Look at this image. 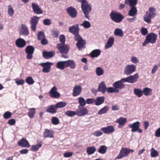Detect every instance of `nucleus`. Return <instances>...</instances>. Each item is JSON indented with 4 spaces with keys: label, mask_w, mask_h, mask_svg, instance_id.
Listing matches in <instances>:
<instances>
[{
    "label": "nucleus",
    "mask_w": 160,
    "mask_h": 160,
    "mask_svg": "<svg viewBox=\"0 0 160 160\" xmlns=\"http://www.w3.org/2000/svg\"><path fill=\"white\" fill-rule=\"evenodd\" d=\"M78 2H81L82 10L86 18L89 19V13L92 10L91 4L87 0H78Z\"/></svg>",
    "instance_id": "1"
},
{
    "label": "nucleus",
    "mask_w": 160,
    "mask_h": 160,
    "mask_svg": "<svg viewBox=\"0 0 160 160\" xmlns=\"http://www.w3.org/2000/svg\"><path fill=\"white\" fill-rule=\"evenodd\" d=\"M125 82L124 78H122L120 80L115 82L113 84V88L111 87L109 88V91L112 93H118L119 90L124 88L125 85L123 84Z\"/></svg>",
    "instance_id": "2"
},
{
    "label": "nucleus",
    "mask_w": 160,
    "mask_h": 160,
    "mask_svg": "<svg viewBox=\"0 0 160 160\" xmlns=\"http://www.w3.org/2000/svg\"><path fill=\"white\" fill-rule=\"evenodd\" d=\"M111 19L114 22L117 23L121 22L124 19L123 16L120 13L112 11L110 14Z\"/></svg>",
    "instance_id": "3"
},
{
    "label": "nucleus",
    "mask_w": 160,
    "mask_h": 160,
    "mask_svg": "<svg viewBox=\"0 0 160 160\" xmlns=\"http://www.w3.org/2000/svg\"><path fill=\"white\" fill-rule=\"evenodd\" d=\"M157 36L153 33H150L147 35L144 42L142 43L143 46H145L149 43L153 44L155 42Z\"/></svg>",
    "instance_id": "4"
},
{
    "label": "nucleus",
    "mask_w": 160,
    "mask_h": 160,
    "mask_svg": "<svg viewBox=\"0 0 160 160\" xmlns=\"http://www.w3.org/2000/svg\"><path fill=\"white\" fill-rule=\"evenodd\" d=\"M134 150L132 149H128L127 148H122L120 152L116 157L115 160L120 159L122 158L127 156L130 153H132Z\"/></svg>",
    "instance_id": "5"
},
{
    "label": "nucleus",
    "mask_w": 160,
    "mask_h": 160,
    "mask_svg": "<svg viewBox=\"0 0 160 160\" xmlns=\"http://www.w3.org/2000/svg\"><path fill=\"white\" fill-rule=\"evenodd\" d=\"M149 10V12H147L144 17L145 21L148 23H150L151 22V18L154 17L155 15L154 12L155 11V8L152 7L150 8Z\"/></svg>",
    "instance_id": "6"
},
{
    "label": "nucleus",
    "mask_w": 160,
    "mask_h": 160,
    "mask_svg": "<svg viewBox=\"0 0 160 160\" xmlns=\"http://www.w3.org/2000/svg\"><path fill=\"white\" fill-rule=\"evenodd\" d=\"M56 47L59 50L60 53L61 54H67L68 52L70 49V47L68 45L62 44V43L58 44Z\"/></svg>",
    "instance_id": "7"
},
{
    "label": "nucleus",
    "mask_w": 160,
    "mask_h": 160,
    "mask_svg": "<svg viewBox=\"0 0 160 160\" xmlns=\"http://www.w3.org/2000/svg\"><path fill=\"white\" fill-rule=\"evenodd\" d=\"M74 39L75 41H77L76 46L78 50L83 48L86 44L85 41L80 36L74 37Z\"/></svg>",
    "instance_id": "8"
},
{
    "label": "nucleus",
    "mask_w": 160,
    "mask_h": 160,
    "mask_svg": "<svg viewBox=\"0 0 160 160\" xmlns=\"http://www.w3.org/2000/svg\"><path fill=\"white\" fill-rule=\"evenodd\" d=\"M78 108L76 110V112L77 115L78 117L83 116L88 114V112L87 108L81 106H78Z\"/></svg>",
    "instance_id": "9"
},
{
    "label": "nucleus",
    "mask_w": 160,
    "mask_h": 160,
    "mask_svg": "<svg viewBox=\"0 0 160 160\" xmlns=\"http://www.w3.org/2000/svg\"><path fill=\"white\" fill-rule=\"evenodd\" d=\"M140 122H136L132 124H130L128 126L129 128H131V131L132 132H134L138 131L139 133H142V130L139 128L140 127Z\"/></svg>",
    "instance_id": "10"
},
{
    "label": "nucleus",
    "mask_w": 160,
    "mask_h": 160,
    "mask_svg": "<svg viewBox=\"0 0 160 160\" xmlns=\"http://www.w3.org/2000/svg\"><path fill=\"white\" fill-rule=\"evenodd\" d=\"M136 67L133 65H128L125 67L124 73L127 75H130L135 72Z\"/></svg>",
    "instance_id": "11"
},
{
    "label": "nucleus",
    "mask_w": 160,
    "mask_h": 160,
    "mask_svg": "<svg viewBox=\"0 0 160 160\" xmlns=\"http://www.w3.org/2000/svg\"><path fill=\"white\" fill-rule=\"evenodd\" d=\"M110 88H111V87L107 88L104 82H102L98 85V90L102 94H105L106 91L109 93H111V92L109 90Z\"/></svg>",
    "instance_id": "12"
},
{
    "label": "nucleus",
    "mask_w": 160,
    "mask_h": 160,
    "mask_svg": "<svg viewBox=\"0 0 160 160\" xmlns=\"http://www.w3.org/2000/svg\"><path fill=\"white\" fill-rule=\"evenodd\" d=\"M69 31L74 35V37L79 36V28L78 24H76L68 28Z\"/></svg>",
    "instance_id": "13"
},
{
    "label": "nucleus",
    "mask_w": 160,
    "mask_h": 160,
    "mask_svg": "<svg viewBox=\"0 0 160 160\" xmlns=\"http://www.w3.org/2000/svg\"><path fill=\"white\" fill-rule=\"evenodd\" d=\"M34 51V48L33 46H28L27 47L25 51L27 54L26 58L28 59H31L32 58Z\"/></svg>",
    "instance_id": "14"
},
{
    "label": "nucleus",
    "mask_w": 160,
    "mask_h": 160,
    "mask_svg": "<svg viewBox=\"0 0 160 160\" xmlns=\"http://www.w3.org/2000/svg\"><path fill=\"white\" fill-rule=\"evenodd\" d=\"M40 18L36 16H34L32 17L30 20L31 24V29L33 31H36V27Z\"/></svg>",
    "instance_id": "15"
},
{
    "label": "nucleus",
    "mask_w": 160,
    "mask_h": 160,
    "mask_svg": "<svg viewBox=\"0 0 160 160\" xmlns=\"http://www.w3.org/2000/svg\"><path fill=\"white\" fill-rule=\"evenodd\" d=\"M139 78V76L138 73L135 74L133 75H131L128 77L124 78L125 82L133 83L136 82Z\"/></svg>",
    "instance_id": "16"
},
{
    "label": "nucleus",
    "mask_w": 160,
    "mask_h": 160,
    "mask_svg": "<svg viewBox=\"0 0 160 160\" xmlns=\"http://www.w3.org/2000/svg\"><path fill=\"white\" fill-rule=\"evenodd\" d=\"M52 63L47 62L45 63H42L41 64V65L43 67L42 71L45 73L49 72L51 70V66L52 65Z\"/></svg>",
    "instance_id": "17"
},
{
    "label": "nucleus",
    "mask_w": 160,
    "mask_h": 160,
    "mask_svg": "<svg viewBox=\"0 0 160 160\" xmlns=\"http://www.w3.org/2000/svg\"><path fill=\"white\" fill-rule=\"evenodd\" d=\"M49 95L51 97L55 98H58L60 96V94L57 92V88L55 86L52 88L49 92Z\"/></svg>",
    "instance_id": "18"
},
{
    "label": "nucleus",
    "mask_w": 160,
    "mask_h": 160,
    "mask_svg": "<svg viewBox=\"0 0 160 160\" xmlns=\"http://www.w3.org/2000/svg\"><path fill=\"white\" fill-rule=\"evenodd\" d=\"M18 146L26 148H29L30 145L27 140L24 138H22L18 142Z\"/></svg>",
    "instance_id": "19"
},
{
    "label": "nucleus",
    "mask_w": 160,
    "mask_h": 160,
    "mask_svg": "<svg viewBox=\"0 0 160 160\" xmlns=\"http://www.w3.org/2000/svg\"><path fill=\"white\" fill-rule=\"evenodd\" d=\"M82 91V88L80 86H76L73 89L72 95L74 97L78 96L81 94Z\"/></svg>",
    "instance_id": "20"
},
{
    "label": "nucleus",
    "mask_w": 160,
    "mask_h": 160,
    "mask_svg": "<svg viewBox=\"0 0 160 160\" xmlns=\"http://www.w3.org/2000/svg\"><path fill=\"white\" fill-rule=\"evenodd\" d=\"M101 130L104 133L106 134L112 133L115 130L114 127L112 125L109 126L107 127L102 128Z\"/></svg>",
    "instance_id": "21"
},
{
    "label": "nucleus",
    "mask_w": 160,
    "mask_h": 160,
    "mask_svg": "<svg viewBox=\"0 0 160 160\" xmlns=\"http://www.w3.org/2000/svg\"><path fill=\"white\" fill-rule=\"evenodd\" d=\"M67 12L69 15L72 18L76 17L77 12L76 10L72 7H70L67 9Z\"/></svg>",
    "instance_id": "22"
},
{
    "label": "nucleus",
    "mask_w": 160,
    "mask_h": 160,
    "mask_svg": "<svg viewBox=\"0 0 160 160\" xmlns=\"http://www.w3.org/2000/svg\"><path fill=\"white\" fill-rule=\"evenodd\" d=\"M19 33L24 36H28L29 34V31L25 25L22 24L21 27L20 29Z\"/></svg>",
    "instance_id": "23"
},
{
    "label": "nucleus",
    "mask_w": 160,
    "mask_h": 160,
    "mask_svg": "<svg viewBox=\"0 0 160 160\" xmlns=\"http://www.w3.org/2000/svg\"><path fill=\"white\" fill-rule=\"evenodd\" d=\"M32 7L34 12L35 13L40 14H42L43 12L38 6L34 3H32Z\"/></svg>",
    "instance_id": "24"
},
{
    "label": "nucleus",
    "mask_w": 160,
    "mask_h": 160,
    "mask_svg": "<svg viewBox=\"0 0 160 160\" xmlns=\"http://www.w3.org/2000/svg\"><path fill=\"white\" fill-rule=\"evenodd\" d=\"M16 46L19 48H23L26 45V42L23 39L19 38L17 39L15 42Z\"/></svg>",
    "instance_id": "25"
},
{
    "label": "nucleus",
    "mask_w": 160,
    "mask_h": 160,
    "mask_svg": "<svg viewBox=\"0 0 160 160\" xmlns=\"http://www.w3.org/2000/svg\"><path fill=\"white\" fill-rule=\"evenodd\" d=\"M53 134L54 132L52 131L46 129L43 132V137L45 138H53L54 137Z\"/></svg>",
    "instance_id": "26"
},
{
    "label": "nucleus",
    "mask_w": 160,
    "mask_h": 160,
    "mask_svg": "<svg viewBox=\"0 0 160 160\" xmlns=\"http://www.w3.org/2000/svg\"><path fill=\"white\" fill-rule=\"evenodd\" d=\"M57 110V109L55 105H52L48 107L46 111L52 114H53L56 113Z\"/></svg>",
    "instance_id": "27"
},
{
    "label": "nucleus",
    "mask_w": 160,
    "mask_h": 160,
    "mask_svg": "<svg viewBox=\"0 0 160 160\" xmlns=\"http://www.w3.org/2000/svg\"><path fill=\"white\" fill-rule=\"evenodd\" d=\"M127 119L126 118L120 117L117 119L116 122L119 124L118 127L121 128L126 123Z\"/></svg>",
    "instance_id": "28"
},
{
    "label": "nucleus",
    "mask_w": 160,
    "mask_h": 160,
    "mask_svg": "<svg viewBox=\"0 0 160 160\" xmlns=\"http://www.w3.org/2000/svg\"><path fill=\"white\" fill-rule=\"evenodd\" d=\"M55 54L53 51L48 52L44 51L43 52V56L45 59H49L53 57Z\"/></svg>",
    "instance_id": "29"
},
{
    "label": "nucleus",
    "mask_w": 160,
    "mask_h": 160,
    "mask_svg": "<svg viewBox=\"0 0 160 160\" xmlns=\"http://www.w3.org/2000/svg\"><path fill=\"white\" fill-rule=\"evenodd\" d=\"M105 98L104 96L98 97L95 100V104L99 106L102 104L104 102Z\"/></svg>",
    "instance_id": "30"
},
{
    "label": "nucleus",
    "mask_w": 160,
    "mask_h": 160,
    "mask_svg": "<svg viewBox=\"0 0 160 160\" xmlns=\"http://www.w3.org/2000/svg\"><path fill=\"white\" fill-rule=\"evenodd\" d=\"M131 8L128 12V15L130 16H133L137 13V10L135 6L130 7Z\"/></svg>",
    "instance_id": "31"
},
{
    "label": "nucleus",
    "mask_w": 160,
    "mask_h": 160,
    "mask_svg": "<svg viewBox=\"0 0 160 160\" xmlns=\"http://www.w3.org/2000/svg\"><path fill=\"white\" fill-rule=\"evenodd\" d=\"M66 68L69 67L71 69H73L76 67V64L73 60H68L66 61Z\"/></svg>",
    "instance_id": "32"
},
{
    "label": "nucleus",
    "mask_w": 160,
    "mask_h": 160,
    "mask_svg": "<svg viewBox=\"0 0 160 160\" xmlns=\"http://www.w3.org/2000/svg\"><path fill=\"white\" fill-rule=\"evenodd\" d=\"M56 67L60 70H63L66 68V61L58 62L56 64Z\"/></svg>",
    "instance_id": "33"
},
{
    "label": "nucleus",
    "mask_w": 160,
    "mask_h": 160,
    "mask_svg": "<svg viewBox=\"0 0 160 160\" xmlns=\"http://www.w3.org/2000/svg\"><path fill=\"white\" fill-rule=\"evenodd\" d=\"M114 38L113 37H110L108 41L105 46V49H108L111 47L113 44Z\"/></svg>",
    "instance_id": "34"
},
{
    "label": "nucleus",
    "mask_w": 160,
    "mask_h": 160,
    "mask_svg": "<svg viewBox=\"0 0 160 160\" xmlns=\"http://www.w3.org/2000/svg\"><path fill=\"white\" fill-rule=\"evenodd\" d=\"M125 3L128 4L130 7L135 6L137 3V0H125Z\"/></svg>",
    "instance_id": "35"
},
{
    "label": "nucleus",
    "mask_w": 160,
    "mask_h": 160,
    "mask_svg": "<svg viewBox=\"0 0 160 160\" xmlns=\"http://www.w3.org/2000/svg\"><path fill=\"white\" fill-rule=\"evenodd\" d=\"M142 91L143 94L145 96H149L152 94V89L148 88H144Z\"/></svg>",
    "instance_id": "36"
},
{
    "label": "nucleus",
    "mask_w": 160,
    "mask_h": 160,
    "mask_svg": "<svg viewBox=\"0 0 160 160\" xmlns=\"http://www.w3.org/2000/svg\"><path fill=\"white\" fill-rule=\"evenodd\" d=\"M28 115L30 118H33L36 112V109L34 108H30L28 109Z\"/></svg>",
    "instance_id": "37"
},
{
    "label": "nucleus",
    "mask_w": 160,
    "mask_h": 160,
    "mask_svg": "<svg viewBox=\"0 0 160 160\" xmlns=\"http://www.w3.org/2000/svg\"><path fill=\"white\" fill-rule=\"evenodd\" d=\"M134 94L138 98H140L143 95V91L138 88H134L133 90Z\"/></svg>",
    "instance_id": "38"
},
{
    "label": "nucleus",
    "mask_w": 160,
    "mask_h": 160,
    "mask_svg": "<svg viewBox=\"0 0 160 160\" xmlns=\"http://www.w3.org/2000/svg\"><path fill=\"white\" fill-rule=\"evenodd\" d=\"M96 148L94 147H88L87 148V152L88 155H91L96 151Z\"/></svg>",
    "instance_id": "39"
},
{
    "label": "nucleus",
    "mask_w": 160,
    "mask_h": 160,
    "mask_svg": "<svg viewBox=\"0 0 160 160\" xmlns=\"http://www.w3.org/2000/svg\"><path fill=\"white\" fill-rule=\"evenodd\" d=\"M101 53V51L99 49H95L93 50L91 53V56L92 57H97Z\"/></svg>",
    "instance_id": "40"
},
{
    "label": "nucleus",
    "mask_w": 160,
    "mask_h": 160,
    "mask_svg": "<svg viewBox=\"0 0 160 160\" xmlns=\"http://www.w3.org/2000/svg\"><path fill=\"white\" fill-rule=\"evenodd\" d=\"M114 34L117 36L120 37H122L123 36V33L122 30L120 28H117L114 31Z\"/></svg>",
    "instance_id": "41"
},
{
    "label": "nucleus",
    "mask_w": 160,
    "mask_h": 160,
    "mask_svg": "<svg viewBox=\"0 0 160 160\" xmlns=\"http://www.w3.org/2000/svg\"><path fill=\"white\" fill-rule=\"evenodd\" d=\"M107 149V148L106 146L104 145H102L100 147L98 150V152L101 154H104L106 153Z\"/></svg>",
    "instance_id": "42"
},
{
    "label": "nucleus",
    "mask_w": 160,
    "mask_h": 160,
    "mask_svg": "<svg viewBox=\"0 0 160 160\" xmlns=\"http://www.w3.org/2000/svg\"><path fill=\"white\" fill-rule=\"evenodd\" d=\"M78 102L80 104L79 106L84 107L86 104V102L85 99L82 97H79L78 99Z\"/></svg>",
    "instance_id": "43"
},
{
    "label": "nucleus",
    "mask_w": 160,
    "mask_h": 160,
    "mask_svg": "<svg viewBox=\"0 0 160 160\" xmlns=\"http://www.w3.org/2000/svg\"><path fill=\"white\" fill-rule=\"evenodd\" d=\"M8 13L10 17H12L14 13V10L12 6L11 5H9L8 7Z\"/></svg>",
    "instance_id": "44"
},
{
    "label": "nucleus",
    "mask_w": 160,
    "mask_h": 160,
    "mask_svg": "<svg viewBox=\"0 0 160 160\" xmlns=\"http://www.w3.org/2000/svg\"><path fill=\"white\" fill-rule=\"evenodd\" d=\"M67 105V103L65 102H58L55 105L57 109L58 108H63Z\"/></svg>",
    "instance_id": "45"
},
{
    "label": "nucleus",
    "mask_w": 160,
    "mask_h": 160,
    "mask_svg": "<svg viewBox=\"0 0 160 160\" xmlns=\"http://www.w3.org/2000/svg\"><path fill=\"white\" fill-rule=\"evenodd\" d=\"M108 109L109 108L107 106H105L98 111V114L99 115H101L105 113L108 110Z\"/></svg>",
    "instance_id": "46"
},
{
    "label": "nucleus",
    "mask_w": 160,
    "mask_h": 160,
    "mask_svg": "<svg viewBox=\"0 0 160 160\" xmlns=\"http://www.w3.org/2000/svg\"><path fill=\"white\" fill-rule=\"evenodd\" d=\"M159 155L158 152L153 148H152L151 150V156L152 157H155Z\"/></svg>",
    "instance_id": "47"
},
{
    "label": "nucleus",
    "mask_w": 160,
    "mask_h": 160,
    "mask_svg": "<svg viewBox=\"0 0 160 160\" xmlns=\"http://www.w3.org/2000/svg\"><path fill=\"white\" fill-rule=\"evenodd\" d=\"M65 114L68 117H72L77 115V113L76 111H68L65 112Z\"/></svg>",
    "instance_id": "48"
},
{
    "label": "nucleus",
    "mask_w": 160,
    "mask_h": 160,
    "mask_svg": "<svg viewBox=\"0 0 160 160\" xmlns=\"http://www.w3.org/2000/svg\"><path fill=\"white\" fill-rule=\"evenodd\" d=\"M42 145L41 143L33 145L31 148L30 150L32 151H36L38 150L39 148L41 147Z\"/></svg>",
    "instance_id": "49"
},
{
    "label": "nucleus",
    "mask_w": 160,
    "mask_h": 160,
    "mask_svg": "<svg viewBox=\"0 0 160 160\" xmlns=\"http://www.w3.org/2000/svg\"><path fill=\"white\" fill-rule=\"evenodd\" d=\"M104 73L103 70L100 67H98L96 69V73L98 76H101Z\"/></svg>",
    "instance_id": "50"
},
{
    "label": "nucleus",
    "mask_w": 160,
    "mask_h": 160,
    "mask_svg": "<svg viewBox=\"0 0 160 160\" xmlns=\"http://www.w3.org/2000/svg\"><path fill=\"white\" fill-rule=\"evenodd\" d=\"M51 122L52 123L55 125H58L59 123V119L55 117H53L52 118Z\"/></svg>",
    "instance_id": "51"
},
{
    "label": "nucleus",
    "mask_w": 160,
    "mask_h": 160,
    "mask_svg": "<svg viewBox=\"0 0 160 160\" xmlns=\"http://www.w3.org/2000/svg\"><path fill=\"white\" fill-rule=\"evenodd\" d=\"M26 82L29 85H32L34 82L32 78L31 77H28L26 79Z\"/></svg>",
    "instance_id": "52"
},
{
    "label": "nucleus",
    "mask_w": 160,
    "mask_h": 160,
    "mask_svg": "<svg viewBox=\"0 0 160 160\" xmlns=\"http://www.w3.org/2000/svg\"><path fill=\"white\" fill-rule=\"evenodd\" d=\"M81 25L82 26L85 28H88L90 27L91 24L89 22L85 21L83 23L81 24Z\"/></svg>",
    "instance_id": "53"
},
{
    "label": "nucleus",
    "mask_w": 160,
    "mask_h": 160,
    "mask_svg": "<svg viewBox=\"0 0 160 160\" xmlns=\"http://www.w3.org/2000/svg\"><path fill=\"white\" fill-rule=\"evenodd\" d=\"M12 115V113L10 112L7 111L3 115V118L5 119H8L10 118Z\"/></svg>",
    "instance_id": "54"
},
{
    "label": "nucleus",
    "mask_w": 160,
    "mask_h": 160,
    "mask_svg": "<svg viewBox=\"0 0 160 160\" xmlns=\"http://www.w3.org/2000/svg\"><path fill=\"white\" fill-rule=\"evenodd\" d=\"M37 36L38 39L39 40H41L45 38L44 32L41 31L38 33Z\"/></svg>",
    "instance_id": "55"
},
{
    "label": "nucleus",
    "mask_w": 160,
    "mask_h": 160,
    "mask_svg": "<svg viewBox=\"0 0 160 160\" xmlns=\"http://www.w3.org/2000/svg\"><path fill=\"white\" fill-rule=\"evenodd\" d=\"M16 83L18 85H22L24 83V81L23 79H20L17 78L15 80Z\"/></svg>",
    "instance_id": "56"
},
{
    "label": "nucleus",
    "mask_w": 160,
    "mask_h": 160,
    "mask_svg": "<svg viewBox=\"0 0 160 160\" xmlns=\"http://www.w3.org/2000/svg\"><path fill=\"white\" fill-rule=\"evenodd\" d=\"M60 41L61 42L60 43H62V44H64L65 38L63 35H61L59 37Z\"/></svg>",
    "instance_id": "57"
},
{
    "label": "nucleus",
    "mask_w": 160,
    "mask_h": 160,
    "mask_svg": "<svg viewBox=\"0 0 160 160\" xmlns=\"http://www.w3.org/2000/svg\"><path fill=\"white\" fill-rule=\"evenodd\" d=\"M86 104H92L95 102V99L93 98H89L87 99L86 101Z\"/></svg>",
    "instance_id": "58"
},
{
    "label": "nucleus",
    "mask_w": 160,
    "mask_h": 160,
    "mask_svg": "<svg viewBox=\"0 0 160 160\" xmlns=\"http://www.w3.org/2000/svg\"><path fill=\"white\" fill-rule=\"evenodd\" d=\"M102 133L100 131H97L93 133L92 134L94 136L98 137L102 135Z\"/></svg>",
    "instance_id": "59"
},
{
    "label": "nucleus",
    "mask_w": 160,
    "mask_h": 160,
    "mask_svg": "<svg viewBox=\"0 0 160 160\" xmlns=\"http://www.w3.org/2000/svg\"><path fill=\"white\" fill-rule=\"evenodd\" d=\"M141 32L142 35L145 36L147 34L148 31L146 28H142L141 29Z\"/></svg>",
    "instance_id": "60"
},
{
    "label": "nucleus",
    "mask_w": 160,
    "mask_h": 160,
    "mask_svg": "<svg viewBox=\"0 0 160 160\" xmlns=\"http://www.w3.org/2000/svg\"><path fill=\"white\" fill-rule=\"evenodd\" d=\"M51 23L50 20L48 19H45L43 20V24L45 25H49Z\"/></svg>",
    "instance_id": "61"
},
{
    "label": "nucleus",
    "mask_w": 160,
    "mask_h": 160,
    "mask_svg": "<svg viewBox=\"0 0 160 160\" xmlns=\"http://www.w3.org/2000/svg\"><path fill=\"white\" fill-rule=\"evenodd\" d=\"M16 122L15 119H11L8 121V123L10 125H14L15 124Z\"/></svg>",
    "instance_id": "62"
},
{
    "label": "nucleus",
    "mask_w": 160,
    "mask_h": 160,
    "mask_svg": "<svg viewBox=\"0 0 160 160\" xmlns=\"http://www.w3.org/2000/svg\"><path fill=\"white\" fill-rule=\"evenodd\" d=\"M131 61L134 63H137L139 62V60L137 58L135 57H132L131 58Z\"/></svg>",
    "instance_id": "63"
},
{
    "label": "nucleus",
    "mask_w": 160,
    "mask_h": 160,
    "mask_svg": "<svg viewBox=\"0 0 160 160\" xmlns=\"http://www.w3.org/2000/svg\"><path fill=\"white\" fill-rule=\"evenodd\" d=\"M52 35L54 37H57L58 36L59 31L58 30H53L52 32Z\"/></svg>",
    "instance_id": "64"
}]
</instances>
